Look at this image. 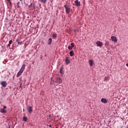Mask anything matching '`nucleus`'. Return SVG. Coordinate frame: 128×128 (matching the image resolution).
<instances>
[{
    "label": "nucleus",
    "mask_w": 128,
    "mask_h": 128,
    "mask_svg": "<svg viewBox=\"0 0 128 128\" xmlns=\"http://www.w3.org/2000/svg\"><path fill=\"white\" fill-rule=\"evenodd\" d=\"M20 2H22V0H20Z\"/></svg>",
    "instance_id": "obj_31"
},
{
    "label": "nucleus",
    "mask_w": 128,
    "mask_h": 128,
    "mask_svg": "<svg viewBox=\"0 0 128 128\" xmlns=\"http://www.w3.org/2000/svg\"><path fill=\"white\" fill-rule=\"evenodd\" d=\"M89 63L90 66H94V62L92 61V60H90Z\"/></svg>",
    "instance_id": "obj_13"
},
{
    "label": "nucleus",
    "mask_w": 128,
    "mask_h": 128,
    "mask_svg": "<svg viewBox=\"0 0 128 128\" xmlns=\"http://www.w3.org/2000/svg\"><path fill=\"white\" fill-rule=\"evenodd\" d=\"M7 46H9V47L10 46V44H8Z\"/></svg>",
    "instance_id": "obj_29"
},
{
    "label": "nucleus",
    "mask_w": 128,
    "mask_h": 128,
    "mask_svg": "<svg viewBox=\"0 0 128 128\" xmlns=\"http://www.w3.org/2000/svg\"><path fill=\"white\" fill-rule=\"evenodd\" d=\"M126 66H128V63L126 64Z\"/></svg>",
    "instance_id": "obj_30"
},
{
    "label": "nucleus",
    "mask_w": 128,
    "mask_h": 128,
    "mask_svg": "<svg viewBox=\"0 0 128 128\" xmlns=\"http://www.w3.org/2000/svg\"><path fill=\"white\" fill-rule=\"evenodd\" d=\"M102 102H103V104H107L108 103V100L106 98H102L101 99Z\"/></svg>",
    "instance_id": "obj_9"
},
{
    "label": "nucleus",
    "mask_w": 128,
    "mask_h": 128,
    "mask_svg": "<svg viewBox=\"0 0 128 128\" xmlns=\"http://www.w3.org/2000/svg\"><path fill=\"white\" fill-rule=\"evenodd\" d=\"M111 40L112 42H118V39L116 38V37L114 36H111Z\"/></svg>",
    "instance_id": "obj_4"
},
{
    "label": "nucleus",
    "mask_w": 128,
    "mask_h": 128,
    "mask_svg": "<svg viewBox=\"0 0 128 128\" xmlns=\"http://www.w3.org/2000/svg\"><path fill=\"white\" fill-rule=\"evenodd\" d=\"M41 2H44V4L46 3V0H42Z\"/></svg>",
    "instance_id": "obj_20"
},
{
    "label": "nucleus",
    "mask_w": 128,
    "mask_h": 128,
    "mask_svg": "<svg viewBox=\"0 0 128 128\" xmlns=\"http://www.w3.org/2000/svg\"><path fill=\"white\" fill-rule=\"evenodd\" d=\"M22 44V42H18V44Z\"/></svg>",
    "instance_id": "obj_27"
},
{
    "label": "nucleus",
    "mask_w": 128,
    "mask_h": 128,
    "mask_svg": "<svg viewBox=\"0 0 128 128\" xmlns=\"http://www.w3.org/2000/svg\"><path fill=\"white\" fill-rule=\"evenodd\" d=\"M23 112H24V109L23 110Z\"/></svg>",
    "instance_id": "obj_34"
},
{
    "label": "nucleus",
    "mask_w": 128,
    "mask_h": 128,
    "mask_svg": "<svg viewBox=\"0 0 128 128\" xmlns=\"http://www.w3.org/2000/svg\"><path fill=\"white\" fill-rule=\"evenodd\" d=\"M4 110H5L6 108V106H4Z\"/></svg>",
    "instance_id": "obj_28"
},
{
    "label": "nucleus",
    "mask_w": 128,
    "mask_h": 128,
    "mask_svg": "<svg viewBox=\"0 0 128 128\" xmlns=\"http://www.w3.org/2000/svg\"><path fill=\"white\" fill-rule=\"evenodd\" d=\"M52 38H50L48 40V44L50 46L52 44Z\"/></svg>",
    "instance_id": "obj_11"
},
{
    "label": "nucleus",
    "mask_w": 128,
    "mask_h": 128,
    "mask_svg": "<svg viewBox=\"0 0 128 128\" xmlns=\"http://www.w3.org/2000/svg\"><path fill=\"white\" fill-rule=\"evenodd\" d=\"M69 54L70 56H74V50L70 51Z\"/></svg>",
    "instance_id": "obj_12"
},
{
    "label": "nucleus",
    "mask_w": 128,
    "mask_h": 128,
    "mask_svg": "<svg viewBox=\"0 0 128 128\" xmlns=\"http://www.w3.org/2000/svg\"><path fill=\"white\" fill-rule=\"evenodd\" d=\"M22 83H20V88H22Z\"/></svg>",
    "instance_id": "obj_26"
},
{
    "label": "nucleus",
    "mask_w": 128,
    "mask_h": 128,
    "mask_svg": "<svg viewBox=\"0 0 128 128\" xmlns=\"http://www.w3.org/2000/svg\"><path fill=\"white\" fill-rule=\"evenodd\" d=\"M20 2H18V3H17V4H18V8H20Z\"/></svg>",
    "instance_id": "obj_24"
},
{
    "label": "nucleus",
    "mask_w": 128,
    "mask_h": 128,
    "mask_svg": "<svg viewBox=\"0 0 128 128\" xmlns=\"http://www.w3.org/2000/svg\"><path fill=\"white\" fill-rule=\"evenodd\" d=\"M56 82H58V84H62V80L60 78H57Z\"/></svg>",
    "instance_id": "obj_10"
},
{
    "label": "nucleus",
    "mask_w": 128,
    "mask_h": 128,
    "mask_svg": "<svg viewBox=\"0 0 128 128\" xmlns=\"http://www.w3.org/2000/svg\"><path fill=\"white\" fill-rule=\"evenodd\" d=\"M110 80V77H105L104 80Z\"/></svg>",
    "instance_id": "obj_19"
},
{
    "label": "nucleus",
    "mask_w": 128,
    "mask_h": 128,
    "mask_svg": "<svg viewBox=\"0 0 128 128\" xmlns=\"http://www.w3.org/2000/svg\"><path fill=\"white\" fill-rule=\"evenodd\" d=\"M8 0V2H9V4H12V2H10V0Z\"/></svg>",
    "instance_id": "obj_25"
},
{
    "label": "nucleus",
    "mask_w": 128,
    "mask_h": 128,
    "mask_svg": "<svg viewBox=\"0 0 128 128\" xmlns=\"http://www.w3.org/2000/svg\"><path fill=\"white\" fill-rule=\"evenodd\" d=\"M55 128H58V127H56Z\"/></svg>",
    "instance_id": "obj_36"
},
{
    "label": "nucleus",
    "mask_w": 128,
    "mask_h": 128,
    "mask_svg": "<svg viewBox=\"0 0 128 128\" xmlns=\"http://www.w3.org/2000/svg\"><path fill=\"white\" fill-rule=\"evenodd\" d=\"M23 122H28V118L24 116L23 118Z\"/></svg>",
    "instance_id": "obj_18"
},
{
    "label": "nucleus",
    "mask_w": 128,
    "mask_h": 128,
    "mask_svg": "<svg viewBox=\"0 0 128 128\" xmlns=\"http://www.w3.org/2000/svg\"><path fill=\"white\" fill-rule=\"evenodd\" d=\"M63 70H64V67L62 66L60 68V74H64V72H62Z\"/></svg>",
    "instance_id": "obj_14"
},
{
    "label": "nucleus",
    "mask_w": 128,
    "mask_h": 128,
    "mask_svg": "<svg viewBox=\"0 0 128 128\" xmlns=\"http://www.w3.org/2000/svg\"><path fill=\"white\" fill-rule=\"evenodd\" d=\"M65 62H66V64H70V58H68V57L66 58Z\"/></svg>",
    "instance_id": "obj_8"
},
{
    "label": "nucleus",
    "mask_w": 128,
    "mask_h": 128,
    "mask_svg": "<svg viewBox=\"0 0 128 128\" xmlns=\"http://www.w3.org/2000/svg\"><path fill=\"white\" fill-rule=\"evenodd\" d=\"M28 112L30 114L32 112V107L28 106L26 108Z\"/></svg>",
    "instance_id": "obj_3"
},
{
    "label": "nucleus",
    "mask_w": 128,
    "mask_h": 128,
    "mask_svg": "<svg viewBox=\"0 0 128 128\" xmlns=\"http://www.w3.org/2000/svg\"><path fill=\"white\" fill-rule=\"evenodd\" d=\"M74 32H76V30H74Z\"/></svg>",
    "instance_id": "obj_32"
},
{
    "label": "nucleus",
    "mask_w": 128,
    "mask_h": 128,
    "mask_svg": "<svg viewBox=\"0 0 128 128\" xmlns=\"http://www.w3.org/2000/svg\"><path fill=\"white\" fill-rule=\"evenodd\" d=\"M56 36H58V35L54 33L52 34L53 38H56Z\"/></svg>",
    "instance_id": "obj_17"
},
{
    "label": "nucleus",
    "mask_w": 128,
    "mask_h": 128,
    "mask_svg": "<svg viewBox=\"0 0 128 128\" xmlns=\"http://www.w3.org/2000/svg\"><path fill=\"white\" fill-rule=\"evenodd\" d=\"M0 112H2V114H6V110L4 109H2L0 110Z\"/></svg>",
    "instance_id": "obj_16"
},
{
    "label": "nucleus",
    "mask_w": 128,
    "mask_h": 128,
    "mask_svg": "<svg viewBox=\"0 0 128 128\" xmlns=\"http://www.w3.org/2000/svg\"><path fill=\"white\" fill-rule=\"evenodd\" d=\"M32 4H30V6H32Z\"/></svg>",
    "instance_id": "obj_33"
},
{
    "label": "nucleus",
    "mask_w": 128,
    "mask_h": 128,
    "mask_svg": "<svg viewBox=\"0 0 128 128\" xmlns=\"http://www.w3.org/2000/svg\"><path fill=\"white\" fill-rule=\"evenodd\" d=\"M104 46H110V42H108V41H106L104 43Z\"/></svg>",
    "instance_id": "obj_15"
},
{
    "label": "nucleus",
    "mask_w": 128,
    "mask_h": 128,
    "mask_svg": "<svg viewBox=\"0 0 128 128\" xmlns=\"http://www.w3.org/2000/svg\"><path fill=\"white\" fill-rule=\"evenodd\" d=\"M26 69V64H24L22 65L21 68L20 69V71L18 72L16 76L17 78H19L20 76H22V74L24 72V71Z\"/></svg>",
    "instance_id": "obj_1"
},
{
    "label": "nucleus",
    "mask_w": 128,
    "mask_h": 128,
    "mask_svg": "<svg viewBox=\"0 0 128 128\" xmlns=\"http://www.w3.org/2000/svg\"><path fill=\"white\" fill-rule=\"evenodd\" d=\"M96 44H97L98 46H99V48H102V42L98 41L96 42Z\"/></svg>",
    "instance_id": "obj_5"
},
{
    "label": "nucleus",
    "mask_w": 128,
    "mask_h": 128,
    "mask_svg": "<svg viewBox=\"0 0 128 128\" xmlns=\"http://www.w3.org/2000/svg\"><path fill=\"white\" fill-rule=\"evenodd\" d=\"M64 8L66 9V14H70V8L66 4H65L64 6Z\"/></svg>",
    "instance_id": "obj_2"
},
{
    "label": "nucleus",
    "mask_w": 128,
    "mask_h": 128,
    "mask_svg": "<svg viewBox=\"0 0 128 128\" xmlns=\"http://www.w3.org/2000/svg\"><path fill=\"white\" fill-rule=\"evenodd\" d=\"M12 44V40H10L9 41V44Z\"/></svg>",
    "instance_id": "obj_22"
},
{
    "label": "nucleus",
    "mask_w": 128,
    "mask_h": 128,
    "mask_svg": "<svg viewBox=\"0 0 128 128\" xmlns=\"http://www.w3.org/2000/svg\"><path fill=\"white\" fill-rule=\"evenodd\" d=\"M70 46H71L72 48L74 47V43H71Z\"/></svg>",
    "instance_id": "obj_21"
},
{
    "label": "nucleus",
    "mask_w": 128,
    "mask_h": 128,
    "mask_svg": "<svg viewBox=\"0 0 128 128\" xmlns=\"http://www.w3.org/2000/svg\"><path fill=\"white\" fill-rule=\"evenodd\" d=\"M76 6H80V2H78V0L74 1Z\"/></svg>",
    "instance_id": "obj_7"
},
{
    "label": "nucleus",
    "mask_w": 128,
    "mask_h": 128,
    "mask_svg": "<svg viewBox=\"0 0 128 128\" xmlns=\"http://www.w3.org/2000/svg\"><path fill=\"white\" fill-rule=\"evenodd\" d=\"M0 84H1V86H3L4 88H6V84H7L6 82V81H2L0 82Z\"/></svg>",
    "instance_id": "obj_6"
},
{
    "label": "nucleus",
    "mask_w": 128,
    "mask_h": 128,
    "mask_svg": "<svg viewBox=\"0 0 128 128\" xmlns=\"http://www.w3.org/2000/svg\"><path fill=\"white\" fill-rule=\"evenodd\" d=\"M16 42H18V40H16Z\"/></svg>",
    "instance_id": "obj_37"
},
{
    "label": "nucleus",
    "mask_w": 128,
    "mask_h": 128,
    "mask_svg": "<svg viewBox=\"0 0 128 128\" xmlns=\"http://www.w3.org/2000/svg\"><path fill=\"white\" fill-rule=\"evenodd\" d=\"M68 50H72V46H68Z\"/></svg>",
    "instance_id": "obj_23"
},
{
    "label": "nucleus",
    "mask_w": 128,
    "mask_h": 128,
    "mask_svg": "<svg viewBox=\"0 0 128 128\" xmlns=\"http://www.w3.org/2000/svg\"><path fill=\"white\" fill-rule=\"evenodd\" d=\"M50 126H52V125L50 126Z\"/></svg>",
    "instance_id": "obj_35"
}]
</instances>
